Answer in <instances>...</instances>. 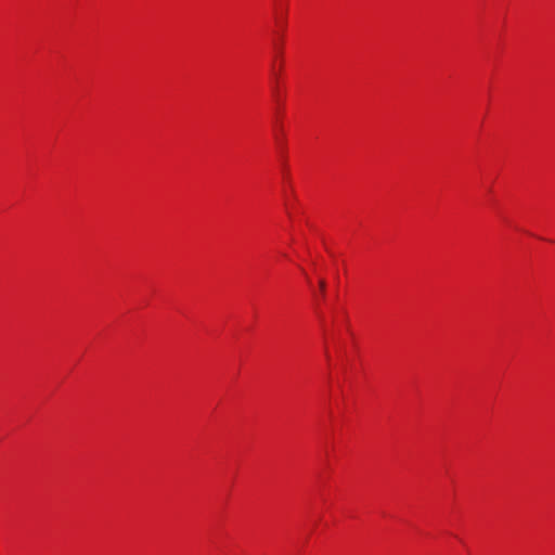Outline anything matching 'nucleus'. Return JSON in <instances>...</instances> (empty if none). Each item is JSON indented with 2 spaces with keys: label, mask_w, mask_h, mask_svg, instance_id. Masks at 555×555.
<instances>
[{
  "label": "nucleus",
  "mask_w": 555,
  "mask_h": 555,
  "mask_svg": "<svg viewBox=\"0 0 555 555\" xmlns=\"http://www.w3.org/2000/svg\"><path fill=\"white\" fill-rule=\"evenodd\" d=\"M319 286H320V288H322V293H323V292H324V289H325V281H324V280H321V281L319 282Z\"/></svg>",
  "instance_id": "obj_1"
}]
</instances>
